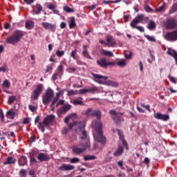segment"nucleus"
<instances>
[{
	"label": "nucleus",
	"mask_w": 177,
	"mask_h": 177,
	"mask_svg": "<svg viewBox=\"0 0 177 177\" xmlns=\"http://www.w3.org/2000/svg\"><path fill=\"white\" fill-rule=\"evenodd\" d=\"M93 127L97 131V133L94 135V139L99 142L102 145V146H104L106 145V137L103 135L102 127L103 123L100 121H95L93 122Z\"/></svg>",
	"instance_id": "nucleus-1"
},
{
	"label": "nucleus",
	"mask_w": 177,
	"mask_h": 177,
	"mask_svg": "<svg viewBox=\"0 0 177 177\" xmlns=\"http://www.w3.org/2000/svg\"><path fill=\"white\" fill-rule=\"evenodd\" d=\"M55 118L56 116L53 114L48 115L44 118L43 122H38V129L44 133V132H45V128H50V125L53 124V121H55Z\"/></svg>",
	"instance_id": "nucleus-2"
},
{
	"label": "nucleus",
	"mask_w": 177,
	"mask_h": 177,
	"mask_svg": "<svg viewBox=\"0 0 177 177\" xmlns=\"http://www.w3.org/2000/svg\"><path fill=\"white\" fill-rule=\"evenodd\" d=\"M23 37H24V32L21 30H16L11 36L6 39V42L15 45V44H18Z\"/></svg>",
	"instance_id": "nucleus-3"
},
{
	"label": "nucleus",
	"mask_w": 177,
	"mask_h": 177,
	"mask_svg": "<svg viewBox=\"0 0 177 177\" xmlns=\"http://www.w3.org/2000/svg\"><path fill=\"white\" fill-rule=\"evenodd\" d=\"M79 146H81V148H78V147H73V152L75 154H81L85 151V150H88L91 149V142L87 140L85 143L84 141H80Z\"/></svg>",
	"instance_id": "nucleus-4"
},
{
	"label": "nucleus",
	"mask_w": 177,
	"mask_h": 177,
	"mask_svg": "<svg viewBox=\"0 0 177 177\" xmlns=\"http://www.w3.org/2000/svg\"><path fill=\"white\" fill-rule=\"evenodd\" d=\"M53 96H55V93H53V90L48 88L45 94L43 95L42 102L43 104H45L46 106H48L50 103V100L53 98Z\"/></svg>",
	"instance_id": "nucleus-5"
},
{
	"label": "nucleus",
	"mask_w": 177,
	"mask_h": 177,
	"mask_svg": "<svg viewBox=\"0 0 177 177\" xmlns=\"http://www.w3.org/2000/svg\"><path fill=\"white\" fill-rule=\"evenodd\" d=\"M163 37L169 42H175V41H177V30L167 32Z\"/></svg>",
	"instance_id": "nucleus-6"
},
{
	"label": "nucleus",
	"mask_w": 177,
	"mask_h": 177,
	"mask_svg": "<svg viewBox=\"0 0 177 177\" xmlns=\"http://www.w3.org/2000/svg\"><path fill=\"white\" fill-rule=\"evenodd\" d=\"M165 27L167 30H174L177 27V20L174 18H169L165 22Z\"/></svg>",
	"instance_id": "nucleus-7"
},
{
	"label": "nucleus",
	"mask_w": 177,
	"mask_h": 177,
	"mask_svg": "<svg viewBox=\"0 0 177 177\" xmlns=\"http://www.w3.org/2000/svg\"><path fill=\"white\" fill-rule=\"evenodd\" d=\"M97 64L102 68H107L108 66H114L115 62H109L106 58H101L100 59L97 60Z\"/></svg>",
	"instance_id": "nucleus-8"
},
{
	"label": "nucleus",
	"mask_w": 177,
	"mask_h": 177,
	"mask_svg": "<svg viewBox=\"0 0 177 177\" xmlns=\"http://www.w3.org/2000/svg\"><path fill=\"white\" fill-rule=\"evenodd\" d=\"M92 76H93V80L95 82H97V84H106V82H104V81H106V80H107V78H109L106 76H103L102 75H97L96 73H91Z\"/></svg>",
	"instance_id": "nucleus-9"
},
{
	"label": "nucleus",
	"mask_w": 177,
	"mask_h": 177,
	"mask_svg": "<svg viewBox=\"0 0 177 177\" xmlns=\"http://www.w3.org/2000/svg\"><path fill=\"white\" fill-rule=\"evenodd\" d=\"M42 88H44V84H39L37 86L36 89L33 91V95L32 96V99L37 100L39 97V95L42 93Z\"/></svg>",
	"instance_id": "nucleus-10"
},
{
	"label": "nucleus",
	"mask_w": 177,
	"mask_h": 177,
	"mask_svg": "<svg viewBox=\"0 0 177 177\" xmlns=\"http://www.w3.org/2000/svg\"><path fill=\"white\" fill-rule=\"evenodd\" d=\"M41 26L45 30H48V31H51V32H55V31H56L55 24H50L49 22H43Z\"/></svg>",
	"instance_id": "nucleus-11"
},
{
	"label": "nucleus",
	"mask_w": 177,
	"mask_h": 177,
	"mask_svg": "<svg viewBox=\"0 0 177 177\" xmlns=\"http://www.w3.org/2000/svg\"><path fill=\"white\" fill-rule=\"evenodd\" d=\"M106 38L107 42L105 43L106 46H108L109 48H115V46L117 45V42H115V40H114L113 36L108 35L106 37Z\"/></svg>",
	"instance_id": "nucleus-12"
},
{
	"label": "nucleus",
	"mask_w": 177,
	"mask_h": 177,
	"mask_svg": "<svg viewBox=\"0 0 177 177\" xmlns=\"http://www.w3.org/2000/svg\"><path fill=\"white\" fill-rule=\"evenodd\" d=\"M153 117L156 120H160L161 121H168V120H169V115H164L161 113H155Z\"/></svg>",
	"instance_id": "nucleus-13"
},
{
	"label": "nucleus",
	"mask_w": 177,
	"mask_h": 177,
	"mask_svg": "<svg viewBox=\"0 0 177 177\" xmlns=\"http://www.w3.org/2000/svg\"><path fill=\"white\" fill-rule=\"evenodd\" d=\"M37 159L39 161H40V162H44L49 161V160H50V157L47 153H40L37 156Z\"/></svg>",
	"instance_id": "nucleus-14"
},
{
	"label": "nucleus",
	"mask_w": 177,
	"mask_h": 177,
	"mask_svg": "<svg viewBox=\"0 0 177 177\" xmlns=\"http://www.w3.org/2000/svg\"><path fill=\"white\" fill-rule=\"evenodd\" d=\"M145 15H139L131 21L130 24L131 27H135V26H137L138 23H140L142 21V19H144Z\"/></svg>",
	"instance_id": "nucleus-15"
},
{
	"label": "nucleus",
	"mask_w": 177,
	"mask_h": 177,
	"mask_svg": "<svg viewBox=\"0 0 177 177\" xmlns=\"http://www.w3.org/2000/svg\"><path fill=\"white\" fill-rule=\"evenodd\" d=\"M74 168V165L63 164L58 169L59 171H73Z\"/></svg>",
	"instance_id": "nucleus-16"
},
{
	"label": "nucleus",
	"mask_w": 177,
	"mask_h": 177,
	"mask_svg": "<svg viewBox=\"0 0 177 177\" xmlns=\"http://www.w3.org/2000/svg\"><path fill=\"white\" fill-rule=\"evenodd\" d=\"M35 9L30 11V13H32V15H41V12H42V6L37 3L35 5Z\"/></svg>",
	"instance_id": "nucleus-17"
},
{
	"label": "nucleus",
	"mask_w": 177,
	"mask_h": 177,
	"mask_svg": "<svg viewBox=\"0 0 177 177\" xmlns=\"http://www.w3.org/2000/svg\"><path fill=\"white\" fill-rule=\"evenodd\" d=\"M47 8L49 9V10H53V13L55 15H60V11H59V10L56 9V5L53 4V3H49L47 6Z\"/></svg>",
	"instance_id": "nucleus-18"
},
{
	"label": "nucleus",
	"mask_w": 177,
	"mask_h": 177,
	"mask_svg": "<svg viewBox=\"0 0 177 177\" xmlns=\"http://www.w3.org/2000/svg\"><path fill=\"white\" fill-rule=\"evenodd\" d=\"M95 91H96V88H93V87H91L89 88H82L79 91V93L80 95H84L88 92H91L92 93H93V92H95Z\"/></svg>",
	"instance_id": "nucleus-19"
},
{
	"label": "nucleus",
	"mask_w": 177,
	"mask_h": 177,
	"mask_svg": "<svg viewBox=\"0 0 177 177\" xmlns=\"http://www.w3.org/2000/svg\"><path fill=\"white\" fill-rule=\"evenodd\" d=\"M124 153V147L122 146L119 145L116 151L113 153V156L115 157H120Z\"/></svg>",
	"instance_id": "nucleus-20"
},
{
	"label": "nucleus",
	"mask_w": 177,
	"mask_h": 177,
	"mask_svg": "<svg viewBox=\"0 0 177 177\" xmlns=\"http://www.w3.org/2000/svg\"><path fill=\"white\" fill-rule=\"evenodd\" d=\"M6 117L9 120H15V117H16V112L13 111V109H10L6 113Z\"/></svg>",
	"instance_id": "nucleus-21"
},
{
	"label": "nucleus",
	"mask_w": 177,
	"mask_h": 177,
	"mask_svg": "<svg viewBox=\"0 0 177 177\" xmlns=\"http://www.w3.org/2000/svg\"><path fill=\"white\" fill-rule=\"evenodd\" d=\"M18 164L21 167H24V165H27V158L24 156H21L18 160Z\"/></svg>",
	"instance_id": "nucleus-22"
},
{
	"label": "nucleus",
	"mask_w": 177,
	"mask_h": 177,
	"mask_svg": "<svg viewBox=\"0 0 177 177\" xmlns=\"http://www.w3.org/2000/svg\"><path fill=\"white\" fill-rule=\"evenodd\" d=\"M82 136L80 137V139L82 140L81 142H83V143H86V141L88 140L89 138H88V134H86V131L84 130L82 131ZM91 143V142H89Z\"/></svg>",
	"instance_id": "nucleus-23"
},
{
	"label": "nucleus",
	"mask_w": 177,
	"mask_h": 177,
	"mask_svg": "<svg viewBox=\"0 0 177 177\" xmlns=\"http://www.w3.org/2000/svg\"><path fill=\"white\" fill-rule=\"evenodd\" d=\"M100 53L101 55H102V56H107L108 57H113V56H114L113 52L106 50L104 49L101 50Z\"/></svg>",
	"instance_id": "nucleus-24"
},
{
	"label": "nucleus",
	"mask_w": 177,
	"mask_h": 177,
	"mask_svg": "<svg viewBox=\"0 0 177 177\" xmlns=\"http://www.w3.org/2000/svg\"><path fill=\"white\" fill-rule=\"evenodd\" d=\"M34 21H26L25 24V27L27 30H32L34 28Z\"/></svg>",
	"instance_id": "nucleus-25"
},
{
	"label": "nucleus",
	"mask_w": 177,
	"mask_h": 177,
	"mask_svg": "<svg viewBox=\"0 0 177 177\" xmlns=\"http://www.w3.org/2000/svg\"><path fill=\"white\" fill-rule=\"evenodd\" d=\"M70 109H71V105L68 104H65L60 109V113H62V114L64 113H67V111H68V110Z\"/></svg>",
	"instance_id": "nucleus-26"
},
{
	"label": "nucleus",
	"mask_w": 177,
	"mask_h": 177,
	"mask_svg": "<svg viewBox=\"0 0 177 177\" xmlns=\"http://www.w3.org/2000/svg\"><path fill=\"white\" fill-rule=\"evenodd\" d=\"M91 115L97 117V120H100L102 118V112L100 110H95L91 113Z\"/></svg>",
	"instance_id": "nucleus-27"
},
{
	"label": "nucleus",
	"mask_w": 177,
	"mask_h": 177,
	"mask_svg": "<svg viewBox=\"0 0 177 177\" xmlns=\"http://www.w3.org/2000/svg\"><path fill=\"white\" fill-rule=\"evenodd\" d=\"M77 27V24H75V18L74 17L71 18V21L69 22V28H75Z\"/></svg>",
	"instance_id": "nucleus-28"
},
{
	"label": "nucleus",
	"mask_w": 177,
	"mask_h": 177,
	"mask_svg": "<svg viewBox=\"0 0 177 177\" xmlns=\"http://www.w3.org/2000/svg\"><path fill=\"white\" fill-rule=\"evenodd\" d=\"M120 139L122 140V143L123 146L125 147L126 150H129V147H128V142L124 139V135L119 136Z\"/></svg>",
	"instance_id": "nucleus-29"
},
{
	"label": "nucleus",
	"mask_w": 177,
	"mask_h": 177,
	"mask_svg": "<svg viewBox=\"0 0 177 177\" xmlns=\"http://www.w3.org/2000/svg\"><path fill=\"white\" fill-rule=\"evenodd\" d=\"M122 115V113H117L115 116L112 117L114 122H115L116 124H119V122H121V118H120V116L118 115Z\"/></svg>",
	"instance_id": "nucleus-30"
},
{
	"label": "nucleus",
	"mask_w": 177,
	"mask_h": 177,
	"mask_svg": "<svg viewBox=\"0 0 177 177\" xmlns=\"http://www.w3.org/2000/svg\"><path fill=\"white\" fill-rule=\"evenodd\" d=\"M16 160L13 159L12 156L7 158L6 161L4 162L5 165H8V164H15Z\"/></svg>",
	"instance_id": "nucleus-31"
},
{
	"label": "nucleus",
	"mask_w": 177,
	"mask_h": 177,
	"mask_svg": "<svg viewBox=\"0 0 177 177\" xmlns=\"http://www.w3.org/2000/svg\"><path fill=\"white\" fill-rule=\"evenodd\" d=\"M167 55L172 56V57H174V59H175V57H177V53H176V51H175V50H172V49L169 48L167 51Z\"/></svg>",
	"instance_id": "nucleus-32"
},
{
	"label": "nucleus",
	"mask_w": 177,
	"mask_h": 177,
	"mask_svg": "<svg viewBox=\"0 0 177 177\" xmlns=\"http://www.w3.org/2000/svg\"><path fill=\"white\" fill-rule=\"evenodd\" d=\"M82 55L84 57H88V59H91V57L89 56V53H88V50L86 49V46H83V52Z\"/></svg>",
	"instance_id": "nucleus-33"
},
{
	"label": "nucleus",
	"mask_w": 177,
	"mask_h": 177,
	"mask_svg": "<svg viewBox=\"0 0 177 177\" xmlns=\"http://www.w3.org/2000/svg\"><path fill=\"white\" fill-rule=\"evenodd\" d=\"M73 117H77V114L73 113L66 117L64 119L65 124H68V122L70 121V120H71V118H73Z\"/></svg>",
	"instance_id": "nucleus-34"
},
{
	"label": "nucleus",
	"mask_w": 177,
	"mask_h": 177,
	"mask_svg": "<svg viewBox=\"0 0 177 177\" xmlns=\"http://www.w3.org/2000/svg\"><path fill=\"white\" fill-rule=\"evenodd\" d=\"M29 158L30 161V165H35V164H37V159H35L34 157V154H30Z\"/></svg>",
	"instance_id": "nucleus-35"
},
{
	"label": "nucleus",
	"mask_w": 177,
	"mask_h": 177,
	"mask_svg": "<svg viewBox=\"0 0 177 177\" xmlns=\"http://www.w3.org/2000/svg\"><path fill=\"white\" fill-rule=\"evenodd\" d=\"M96 156H92V155H88V156H84V161H89L91 160H95Z\"/></svg>",
	"instance_id": "nucleus-36"
},
{
	"label": "nucleus",
	"mask_w": 177,
	"mask_h": 177,
	"mask_svg": "<svg viewBox=\"0 0 177 177\" xmlns=\"http://www.w3.org/2000/svg\"><path fill=\"white\" fill-rule=\"evenodd\" d=\"M80 131H82L85 128V123L84 122H77L76 124Z\"/></svg>",
	"instance_id": "nucleus-37"
},
{
	"label": "nucleus",
	"mask_w": 177,
	"mask_h": 177,
	"mask_svg": "<svg viewBox=\"0 0 177 177\" xmlns=\"http://www.w3.org/2000/svg\"><path fill=\"white\" fill-rule=\"evenodd\" d=\"M2 86L3 88H10V82H9V80H5L2 84Z\"/></svg>",
	"instance_id": "nucleus-38"
},
{
	"label": "nucleus",
	"mask_w": 177,
	"mask_h": 177,
	"mask_svg": "<svg viewBox=\"0 0 177 177\" xmlns=\"http://www.w3.org/2000/svg\"><path fill=\"white\" fill-rule=\"evenodd\" d=\"M117 64L119 66V67H125V66H127V62L125 59H122L118 62Z\"/></svg>",
	"instance_id": "nucleus-39"
},
{
	"label": "nucleus",
	"mask_w": 177,
	"mask_h": 177,
	"mask_svg": "<svg viewBox=\"0 0 177 177\" xmlns=\"http://www.w3.org/2000/svg\"><path fill=\"white\" fill-rule=\"evenodd\" d=\"M81 100H75L73 102V104H75V106H78V105H81V104H84V102H82V98H80Z\"/></svg>",
	"instance_id": "nucleus-40"
},
{
	"label": "nucleus",
	"mask_w": 177,
	"mask_h": 177,
	"mask_svg": "<svg viewBox=\"0 0 177 177\" xmlns=\"http://www.w3.org/2000/svg\"><path fill=\"white\" fill-rule=\"evenodd\" d=\"M148 28L149 30H153V28H156V23L153 21H149Z\"/></svg>",
	"instance_id": "nucleus-41"
},
{
	"label": "nucleus",
	"mask_w": 177,
	"mask_h": 177,
	"mask_svg": "<svg viewBox=\"0 0 177 177\" xmlns=\"http://www.w3.org/2000/svg\"><path fill=\"white\" fill-rule=\"evenodd\" d=\"M124 57L127 59H131V57H132V52H131V51H125L124 52Z\"/></svg>",
	"instance_id": "nucleus-42"
},
{
	"label": "nucleus",
	"mask_w": 177,
	"mask_h": 177,
	"mask_svg": "<svg viewBox=\"0 0 177 177\" xmlns=\"http://www.w3.org/2000/svg\"><path fill=\"white\" fill-rule=\"evenodd\" d=\"M15 100H16V96L11 95L8 97V104H12V103L15 102Z\"/></svg>",
	"instance_id": "nucleus-43"
},
{
	"label": "nucleus",
	"mask_w": 177,
	"mask_h": 177,
	"mask_svg": "<svg viewBox=\"0 0 177 177\" xmlns=\"http://www.w3.org/2000/svg\"><path fill=\"white\" fill-rule=\"evenodd\" d=\"M177 11V3L174 4L169 10V13L171 15L172 13H175Z\"/></svg>",
	"instance_id": "nucleus-44"
},
{
	"label": "nucleus",
	"mask_w": 177,
	"mask_h": 177,
	"mask_svg": "<svg viewBox=\"0 0 177 177\" xmlns=\"http://www.w3.org/2000/svg\"><path fill=\"white\" fill-rule=\"evenodd\" d=\"M145 37L148 39V41H150L151 42H156V39L153 36H150L149 35H145Z\"/></svg>",
	"instance_id": "nucleus-45"
},
{
	"label": "nucleus",
	"mask_w": 177,
	"mask_h": 177,
	"mask_svg": "<svg viewBox=\"0 0 177 177\" xmlns=\"http://www.w3.org/2000/svg\"><path fill=\"white\" fill-rule=\"evenodd\" d=\"M64 10L65 12H66V13H73V12H74V10L72 9V8H71L68 7V6H65V7H64Z\"/></svg>",
	"instance_id": "nucleus-46"
},
{
	"label": "nucleus",
	"mask_w": 177,
	"mask_h": 177,
	"mask_svg": "<svg viewBox=\"0 0 177 177\" xmlns=\"http://www.w3.org/2000/svg\"><path fill=\"white\" fill-rule=\"evenodd\" d=\"M78 92L77 91L71 90L67 93V96H74V95H77Z\"/></svg>",
	"instance_id": "nucleus-47"
},
{
	"label": "nucleus",
	"mask_w": 177,
	"mask_h": 177,
	"mask_svg": "<svg viewBox=\"0 0 177 177\" xmlns=\"http://www.w3.org/2000/svg\"><path fill=\"white\" fill-rule=\"evenodd\" d=\"M132 28H136V30H138V31H140V32H145V28L142 26H136V25H134V26H131Z\"/></svg>",
	"instance_id": "nucleus-48"
},
{
	"label": "nucleus",
	"mask_w": 177,
	"mask_h": 177,
	"mask_svg": "<svg viewBox=\"0 0 177 177\" xmlns=\"http://www.w3.org/2000/svg\"><path fill=\"white\" fill-rule=\"evenodd\" d=\"M55 54L57 55V57H62V56H64V50L60 51L57 50Z\"/></svg>",
	"instance_id": "nucleus-49"
},
{
	"label": "nucleus",
	"mask_w": 177,
	"mask_h": 177,
	"mask_svg": "<svg viewBox=\"0 0 177 177\" xmlns=\"http://www.w3.org/2000/svg\"><path fill=\"white\" fill-rule=\"evenodd\" d=\"M71 57H72L73 59H74V60H76V59H77V49L72 50V52L71 53Z\"/></svg>",
	"instance_id": "nucleus-50"
},
{
	"label": "nucleus",
	"mask_w": 177,
	"mask_h": 177,
	"mask_svg": "<svg viewBox=\"0 0 177 177\" xmlns=\"http://www.w3.org/2000/svg\"><path fill=\"white\" fill-rule=\"evenodd\" d=\"M58 72L57 73L59 74L60 75H62V74H63V71H64V66L63 65H59L57 68Z\"/></svg>",
	"instance_id": "nucleus-51"
},
{
	"label": "nucleus",
	"mask_w": 177,
	"mask_h": 177,
	"mask_svg": "<svg viewBox=\"0 0 177 177\" xmlns=\"http://www.w3.org/2000/svg\"><path fill=\"white\" fill-rule=\"evenodd\" d=\"M53 69V64L48 65L45 71V73H49L50 71H52Z\"/></svg>",
	"instance_id": "nucleus-52"
},
{
	"label": "nucleus",
	"mask_w": 177,
	"mask_h": 177,
	"mask_svg": "<svg viewBox=\"0 0 177 177\" xmlns=\"http://www.w3.org/2000/svg\"><path fill=\"white\" fill-rule=\"evenodd\" d=\"M80 161V158H73L71 159V164H77Z\"/></svg>",
	"instance_id": "nucleus-53"
},
{
	"label": "nucleus",
	"mask_w": 177,
	"mask_h": 177,
	"mask_svg": "<svg viewBox=\"0 0 177 177\" xmlns=\"http://www.w3.org/2000/svg\"><path fill=\"white\" fill-rule=\"evenodd\" d=\"M59 73H55L53 75L51 80H53V81H56V80H57V77H59Z\"/></svg>",
	"instance_id": "nucleus-54"
},
{
	"label": "nucleus",
	"mask_w": 177,
	"mask_h": 177,
	"mask_svg": "<svg viewBox=\"0 0 177 177\" xmlns=\"http://www.w3.org/2000/svg\"><path fill=\"white\" fill-rule=\"evenodd\" d=\"M28 109L32 113H34V111H35V110H37V107L34 106V105H28Z\"/></svg>",
	"instance_id": "nucleus-55"
},
{
	"label": "nucleus",
	"mask_w": 177,
	"mask_h": 177,
	"mask_svg": "<svg viewBox=\"0 0 177 177\" xmlns=\"http://www.w3.org/2000/svg\"><path fill=\"white\" fill-rule=\"evenodd\" d=\"M145 10L148 12H153V9H151V8H150L149 6H145Z\"/></svg>",
	"instance_id": "nucleus-56"
},
{
	"label": "nucleus",
	"mask_w": 177,
	"mask_h": 177,
	"mask_svg": "<svg viewBox=\"0 0 177 177\" xmlns=\"http://www.w3.org/2000/svg\"><path fill=\"white\" fill-rule=\"evenodd\" d=\"M77 125V122H73V123H70L68 124L69 129H73V127H75Z\"/></svg>",
	"instance_id": "nucleus-57"
},
{
	"label": "nucleus",
	"mask_w": 177,
	"mask_h": 177,
	"mask_svg": "<svg viewBox=\"0 0 177 177\" xmlns=\"http://www.w3.org/2000/svg\"><path fill=\"white\" fill-rule=\"evenodd\" d=\"M97 7V4H93L90 6H88V9H90V10H93L94 9H96Z\"/></svg>",
	"instance_id": "nucleus-58"
},
{
	"label": "nucleus",
	"mask_w": 177,
	"mask_h": 177,
	"mask_svg": "<svg viewBox=\"0 0 177 177\" xmlns=\"http://www.w3.org/2000/svg\"><path fill=\"white\" fill-rule=\"evenodd\" d=\"M169 80L171 82H173V84H176V80H175V78H174L171 75H169Z\"/></svg>",
	"instance_id": "nucleus-59"
},
{
	"label": "nucleus",
	"mask_w": 177,
	"mask_h": 177,
	"mask_svg": "<svg viewBox=\"0 0 177 177\" xmlns=\"http://www.w3.org/2000/svg\"><path fill=\"white\" fill-rule=\"evenodd\" d=\"M35 139H36V137L35 135L32 136L30 138H29V142L30 143H33V142H35Z\"/></svg>",
	"instance_id": "nucleus-60"
},
{
	"label": "nucleus",
	"mask_w": 177,
	"mask_h": 177,
	"mask_svg": "<svg viewBox=\"0 0 177 177\" xmlns=\"http://www.w3.org/2000/svg\"><path fill=\"white\" fill-rule=\"evenodd\" d=\"M30 123V118H25L23 121V124H27Z\"/></svg>",
	"instance_id": "nucleus-61"
},
{
	"label": "nucleus",
	"mask_w": 177,
	"mask_h": 177,
	"mask_svg": "<svg viewBox=\"0 0 177 177\" xmlns=\"http://www.w3.org/2000/svg\"><path fill=\"white\" fill-rule=\"evenodd\" d=\"M0 118L2 121V122H3L4 119H5V115H3V112L2 111H0Z\"/></svg>",
	"instance_id": "nucleus-62"
},
{
	"label": "nucleus",
	"mask_w": 177,
	"mask_h": 177,
	"mask_svg": "<svg viewBox=\"0 0 177 177\" xmlns=\"http://www.w3.org/2000/svg\"><path fill=\"white\" fill-rule=\"evenodd\" d=\"M144 164H146V165H149V164H150V160L149 159V158H145Z\"/></svg>",
	"instance_id": "nucleus-63"
},
{
	"label": "nucleus",
	"mask_w": 177,
	"mask_h": 177,
	"mask_svg": "<svg viewBox=\"0 0 177 177\" xmlns=\"http://www.w3.org/2000/svg\"><path fill=\"white\" fill-rule=\"evenodd\" d=\"M61 104H64V100H60L56 104V106L58 107V106H60Z\"/></svg>",
	"instance_id": "nucleus-64"
}]
</instances>
